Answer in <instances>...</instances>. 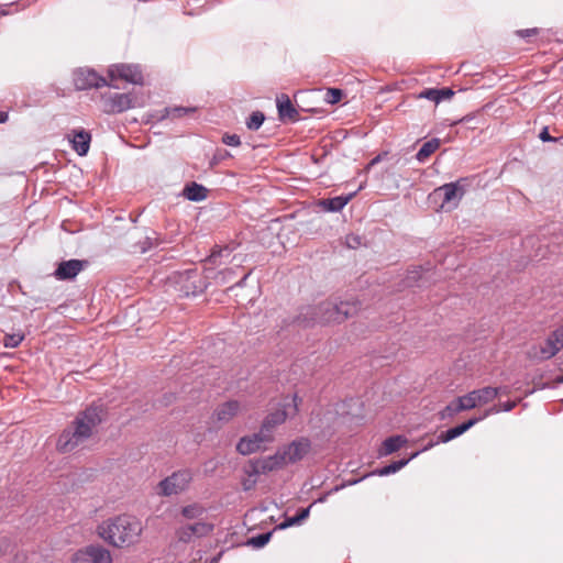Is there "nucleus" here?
I'll return each instance as SVG.
<instances>
[{
	"mask_svg": "<svg viewBox=\"0 0 563 563\" xmlns=\"http://www.w3.org/2000/svg\"><path fill=\"white\" fill-rule=\"evenodd\" d=\"M358 309V301L333 302L327 300L317 306L301 307L299 313L290 322L283 321L282 328H287L290 324L308 328L316 323H340L356 313Z\"/></svg>",
	"mask_w": 563,
	"mask_h": 563,
	"instance_id": "f257e3e1",
	"label": "nucleus"
},
{
	"mask_svg": "<svg viewBox=\"0 0 563 563\" xmlns=\"http://www.w3.org/2000/svg\"><path fill=\"white\" fill-rule=\"evenodd\" d=\"M100 407L90 406L80 411L71 424L59 434L56 448L60 453H69L92 434L93 428L102 421Z\"/></svg>",
	"mask_w": 563,
	"mask_h": 563,
	"instance_id": "f03ea898",
	"label": "nucleus"
},
{
	"mask_svg": "<svg viewBox=\"0 0 563 563\" xmlns=\"http://www.w3.org/2000/svg\"><path fill=\"white\" fill-rule=\"evenodd\" d=\"M143 530L142 522L133 516L120 515L99 526V534L114 547L130 545L137 541Z\"/></svg>",
	"mask_w": 563,
	"mask_h": 563,
	"instance_id": "7ed1b4c3",
	"label": "nucleus"
},
{
	"mask_svg": "<svg viewBox=\"0 0 563 563\" xmlns=\"http://www.w3.org/2000/svg\"><path fill=\"white\" fill-rule=\"evenodd\" d=\"M169 282L184 297L198 296L208 286L206 278L202 277L196 267L174 272L169 277Z\"/></svg>",
	"mask_w": 563,
	"mask_h": 563,
	"instance_id": "20e7f679",
	"label": "nucleus"
},
{
	"mask_svg": "<svg viewBox=\"0 0 563 563\" xmlns=\"http://www.w3.org/2000/svg\"><path fill=\"white\" fill-rule=\"evenodd\" d=\"M563 349V324L552 331L540 345H532L527 355L529 358L543 362L555 356Z\"/></svg>",
	"mask_w": 563,
	"mask_h": 563,
	"instance_id": "39448f33",
	"label": "nucleus"
},
{
	"mask_svg": "<svg viewBox=\"0 0 563 563\" xmlns=\"http://www.w3.org/2000/svg\"><path fill=\"white\" fill-rule=\"evenodd\" d=\"M192 478L194 474L189 468L176 471L158 483V494L165 497L180 494L189 487Z\"/></svg>",
	"mask_w": 563,
	"mask_h": 563,
	"instance_id": "423d86ee",
	"label": "nucleus"
},
{
	"mask_svg": "<svg viewBox=\"0 0 563 563\" xmlns=\"http://www.w3.org/2000/svg\"><path fill=\"white\" fill-rule=\"evenodd\" d=\"M498 411L499 409H497V407H490L489 409L485 410V412L482 416L470 418L468 420L464 421L461 424L450 428L446 431H442L438 435L435 443H448L459 438L460 435L468 431L472 427H474L476 423L486 419L490 415L498 413Z\"/></svg>",
	"mask_w": 563,
	"mask_h": 563,
	"instance_id": "0eeeda50",
	"label": "nucleus"
},
{
	"mask_svg": "<svg viewBox=\"0 0 563 563\" xmlns=\"http://www.w3.org/2000/svg\"><path fill=\"white\" fill-rule=\"evenodd\" d=\"M74 85L77 90H88L109 86L107 79L93 69L79 68L74 73Z\"/></svg>",
	"mask_w": 563,
	"mask_h": 563,
	"instance_id": "6e6552de",
	"label": "nucleus"
},
{
	"mask_svg": "<svg viewBox=\"0 0 563 563\" xmlns=\"http://www.w3.org/2000/svg\"><path fill=\"white\" fill-rule=\"evenodd\" d=\"M464 188L460 185V181H454L435 188L432 196L442 200L441 208H444L445 206L456 207L464 196Z\"/></svg>",
	"mask_w": 563,
	"mask_h": 563,
	"instance_id": "1a4fd4ad",
	"label": "nucleus"
},
{
	"mask_svg": "<svg viewBox=\"0 0 563 563\" xmlns=\"http://www.w3.org/2000/svg\"><path fill=\"white\" fill-rule=\"evenodd\" d=\"M73 563H112V559L103 547L88 545L74 554Z\"/></svg>",
	"mask_w": 563,
	"mask_h": 563,
	"instance_id": "9d476101",
	"label": "nucleus"
},
{
	"mask_svg": "<svg viewBox=\"0 0 563 563\" xmlns=\"http://www.w3.org/2000/svg\"><path fill=\"white\" fill-rule=\"evenodd\" d=\"M500 393L501 388L487 386L479 389H474L466 395L461 396V398L464 405H471L466 408V410H471L478 405L488 404L489 401L494 400Z\"/></svg>",
	"mask_w": 563,
	"mask_h": 563,
	"instance_id": "9b49d317",
	"label": "nucleus"
},
{
	"mask_svg": "<svg viewBox=\"0 0 563 563\" xmlns=\"http://www.w3.org/2000/svg\"><path fill=\"white\" fill-rule=\"evenodd\" d=\"M102 102L103 110L107 113H121L133 108V98L129 93H104Z\"/></svg>",
	"mask_w": 563,
	"mask_h": 563,
	"instance_id": "f8f14e48",
	"label": "nucleus"
},
{
	"mask_svg": "<svg viewBox=\"0 0 563 563\" xmlns=\"http://www.w3.org/2000/svg\"><path fill=\"white\" fill-rule=\"evenodd\" d=\"M311 446L308 438H299L294 440L288 445L279 448L282 455L284 456L285 464L296 463L305 457Z\"/></svg>",
	"mask_w": 563,
	"mask_h": 563,
	"instance_id": "ddd939ff",
	"label": "nucleus"
},
{
	"mask_svg": "<svg viewBox=\"0 0 563 563\" xmlns=\"http://www.w3.org/2000/svg\"><path fill=\"white\" fill-rule=\"evenodd\" d=\"M111 79H123L134 85L143 84V74L139 65L120 64L109 68Z\"/></svg>",
	"mask_w": 563,
	"mask_h": 563,
	"instance_id": "4468645a",
	"label": "nucleus"
},
{
	"mask_svg": "<svg viewBox=\"0 0 563 563\" xmlns=\"http://www.w3.org/2000/svg\"><path fill=\"white\" fill-rule=\"evenodd\" d=\"M214 529L213 523L209 522H196L192 525H186L180 527L176 531V536L179 542L183 543H189L192 541V539L196 538H202L211 533Z\"/></svg>",
	"mask_w": 563,
	"mask_h": 563,
	"instance_id": "2eb2a0df",
	"label": "nucleus"
},
{
	"mask_svg": "<svg viewBox=\"0 0 563 563\" xmlns=\"http://www.w3.org/2000/svg\"><path fill=\"white\" fill-rule=\"evenodd\" d=\"M264 443H269V438L258 431L252 435L242 437L236 443V451L241 455H250L261 451Z\"/></svg>",
	"mask_w": 563,
	"mask_h": 563,
	"instance_id": "dca6fc26",
	"label": "nucleus"
},
{
	"mask_svg": "<svg viewBox=\"0 0 563 563\" xmlns=\"http://www.w3.org/2000/svg\"><path fill=\"white\" fill-rule=\"evenodd\" d=\"M87 265V261L71 258L63 261L58 264L54 272V276L58 280L74 279Z\"/></svg>",
	"mask_w": 563,
	"mask_h": 563,
	"instance_id": "f3484780",
	"label": "nucleus"
},
{
	"mask_svg": "<svg viewBox=\"0 0 563 563\" xmlns=\"http://www.w3.org/2000/svg\"><path fill=\"white\" fill-rule=\"evenodd\" d=\"M67 137L77 155L86 156L88 154L91 142V133L89 131L85 129H74L67 134Z\"/></svg>",
	"mask_w": 563,
	"mask_h": 563,
	"instance_id": "a211bd4d",
	"label": "nucleus"
},
{
	"mask_svg": "<svg viewBox=\"0 0 563 563\" xmlns=\"http://www.w3.org/2000/svg\"><path fill=\"white\" fill-rule=\"evenodd\" d=\"M287 419V412L285 409H277L273 412H269L263 420L262 426L260 428V432L263 435L269 438V442L273 441V432L275 428L285 422Z\"/></svg>",
	"mask_w": 563,
	"mask_h": 563,
	"instance_id": "6ab92c4d",
	"label": "nucleus"
},
{
	"mask_svg": "<svg viewBox=\"0 0 563 563\" xmlns=\"http://www.w3.org/2000/svg\"><path fill=\"white\" fill-rule=\"evenodd\" d=\"M233 249L229 245L223 247L214 246L210 253V255L205 260V269L207 273L213 271V266H218L224 263L223 260H229Z\"/></svg>",
	"mask_w": 563,
	"mask_h": 563,
	"instance_id": "aec40b11",
	"label": "nucleus"
},
{
	"mask_svg": "<svg viewBox=\"0 0 563 563\" xmlns=\"http://www.w3.org/2000/svg\"><path fill=\"white\" fill-rule=\"evenodd\" d=\"M208 188L196 181L187 183L183 188V197L192 202H200L208 198Z\"/></svg>",
	"mask_w": 563,
	"mask_h": 563,
	"instance_id": "412c9836",
	"label": "nucleus"
},
{
	"mask_svg": "<svg viewBox=\"0 0 563 563\" xmlns=\"http://www.w3.org/2000/svg\"><path fill=\"white\" fill-rule=\"evenodd\" d=\"M276 103H277L278 117L282 121H284L286 119H288V120L297 119L298 111L296 110V108L291 103L290 98L287 95L282 93L280 96H278L276 99Z\"/></svg>",
	"mask_w": 563,
	"mask_h": 563,
	"instance_id": "4be33fe9",
	"label": "nucleus"
},
{
	"mask_svg": "<svg viewBox=\"0 0 563 563\" xmlns=\"http://www.w3.org/2000/svg\"><path fill=\"white\" fill-rule=\"evenodd\" d=\"M454 96V91L451 88H427L423 89L418 98L428 99L433 101L435 104L440 103L443 100L451 99Z\"/></svg>",
	"mask_w": 563,
	"mask_h": 563,
	"instance_id": "5701e85b",
	"label": "nucleus"
},
{
	"mask_svg": "<svg viewBox=\"0 0 563 563\" xmlns=\"http://www.w3.org/2000/svg\"><path fill=\"white\" fill-rule=\"evenodd\" d=\"M240 409V404L236 400H229L221 406H219L216 411L214 416L218 421L220 422H228L230 421L234 416H236L238 411Z\"/></svg>",
	"mask_w": 563,
	"mask_h": 563,
	"instance_id": "b1692460",
	"label": "nucleus"
},
{
	"mask_svg": "<svg viewBox=\"0 0 563 563\" xmlns=\"http://www.w3.org/2000/svg\"><path fill=\"white\" fill-rule=\"evenodd\" d=\"M354 195L355 194H350L347 196H336L329 199H322L320 200L319 206L328 212H339L347 205Z\"/></svg>",
	"mask_w": 563,
	"mask_h": 563,
	"instance_id": "393cba45",
	"label": "nucleus"
},
{
	"mask_svg": "<svg viewBox=\"0 0 563 563\" xmlns=\"http://www.w3.org/2000/svg\"><path fill=\"white\" fill-rule=\"evenodd\" d=\"M258 461L261 464L262 472L264 474L279 470L284 465H286L284 462V456L282 455V452L279 451V449L276 451L275 454L265 456V457H261V459H258Z\"/></svg>",
	"mask_w": 563,
	"mask_h": 563,
	"instance_id": "a878e982",
	"label": "nucleus"
},
{
	"mask_svg": "<svg viewBox=\"0 0 563 563\" xmlns=\"http://www.w3.org/2000/svg\"><path fill=\"white\" fill-rule=\"evenodd\" d=\"M419 455V452L411 453L408 457L400 459L398 461H394L374 472V474H377L379 476H387L390 474H394L398 471H400L402 467H405L411 460L417 457Z\"/></svg>",
	"mask_w": 563,
	"mask_h": 563,
	"instance_id": "bb28decb",
	"label": "nucleus"
},
{
	"mask_svg": "<svg viewBox=\"0 0 563 563\" xmlns=\"http://www.w3.org/2000/svg\"><path fill=\"white\" fill-rule=\"evenodd\" d=\"M407 442L404 435H393L384 440L382 449L379 450L380 456L389 455L401 449Z\"/></svg>",
	"mask_w": 563,
	"mask_h": 563,
	"instance_id": "cd10ccee",
	"label": "nucleus"
},
{
	"mask_svg": "<svg viewBox=\"0 0 563 563\" xmlns=\"http://www.w3.org/2000/svg\"><path fill=\"white\" fill-rule=\"evenodd\" d=\"M196 111V108L192 107H166L163 110L158 111L157 120L163 121L167 118H183L187 114H190Z\"/></svg>",
	"mask_w": 563,
	"mask_h": 563,
	"instance_id": "c85d7f7f",
	"label": "nucleus"
},
{
	"mask_svg": "<svg viewBox=\"0 0 563 563\" xmlns=\"http://www.w3.org/2000/svg\"><path fill=\"white\" fill-rule=\"evenodd\" d=\"M441 140L433 137L422 144L416 154V159L419 163H426L428 158L440 147Z\"/></svg>",
	"mask_w": 563,
	"mask_h": 563,
	"instance_id": "c756f323",
	"label": "nucleus"
},
{
	"mask_svg": "<svg viewBox=\"0 0 563 563\" xmlns=\"http://www.w3.org/2000/svg\"><path fill=\"white\" fill-rule=\"evenodd\" d=\"M313 504L309 505L306 508H301L295 516L285 518L279 525L276 526L275 529L284 530L292 526L300 525L303 520H306L310 515V509Z\"/></svg>",
	"mask_w": 563,
	"mask_h": 563,
	"instance_id": "7c9ffc66",
	"label": "nucleus"
},
{
	"mask_svg": "<svg viewBox=\"0 0 563 563\" xmlns=\"http://www.w3.org/2000/svg\"><path fill=\"white\" fill-rule=\"evenodd\" d=\"M470 405H464L461 396L457 397L454 401L450 402L449 405H446L440 412H439V416H440V419L442 420H445V419H452L455 415H457L459 412L461 411H464L466 410V408L468 407Z\"/></svg>",
	"mask_w": 563,
	"mask_h": 563,
	"instance_id": "2f4dec72",
	"label": "nucleus"
},
{
	"mask_svg": "<svg viewBox=\"0 0 563 563\" xmlns=\"http://www.w3.org/2000/svg\"><path fill=\"white\" fill-rule=\"evenodd\" d=\"M427 273L421 266L408 269L404 279L406 287H421L423 286V276Z\"/></svg>",
	"mask_w": 563,
	"mask_h": 563,
	"instance_id": "473e14b6",
	"label": "nucleus"
},
{
	"mask_svg": "<svg viewBox=\"0 0 563 563\" xmlns=\"http://www.w3.org/2000/svg\"><path fill=\"white\" fill-rule=\"evenodd\" d=\"M154 236L146 235L143 240L137 241L133 245V252L144 254L152 250L154 246L158 245V239L156 236V232H153Z\"/></svg>",
	"mask_w": 563,
	"mask_h": 563,
	"instance_id": "72a5a7b5",
	"label": "nucleus"
},
{
	"mask_svg": "<svg viewBox=\"0 0 563 563\" xmlns=\"http://www.w3.org/2000/svg\"><path fill=\"white\" fill-rule=\"evenodd\" d=\"M205 511H206L205 507H202L201 505H199L197 503H194L191 505H187V506L183 507L181 515L186 519L191 520V519H197V518L201 517Z\"/></svg>",
	"mask_w": 563,
	"mask_h": 563,
	"instance_id": "f704fd0d",
	"label": "nucleus"
},
{
	"mask_svg": "<svg viewBox=\"0 0 563 563\" xmlns=\"http://www.w3.org/2000/svg\"><path fill=\"white\" fill-rule=\"evenodd\" d=\"M211 273L212 272L208 273L206 278H210L211 277V275H210ZM234 275H235L234 268H224L222 271L217 272L212 276V278L216 280L217 284L224 285L228 282H230L233 278Z\"/></svg>",
	"mask_w": 563,
	"mask_h": 563,
	"instance_id": "c9c22d12",
	"label": "nucleus"
},
{
	"mask_svg": "<svg viewBox=\"0 0 563 563\" xmlns=\"http://www.w3.org/2000/svg\"><path fill=\"white\" fill-rule=\"evenodd\" d=\"M265 121V115L261 111H254L246 120V126L251 131H257Z\"/></svg>",
	"mask_w": 563,
	"mask_h": 563,
	"instance_id": "e433bc0d",
	"label": "nucleus"
},
{
	"mask_svg": "<svg viewBox=\"0 0 563 563\" xmlns=\"http://www.w3.org/2000/svg\"><path fill=\"white\" fill-rule=\"evenodd\" d=\"M272 536H273V531L260 533L257 536L250 538L247 540V544L252 545L253 548L261 549L269 542Z\"/></svg>",
	"mask_w": 563,
	"mask_h": 563,
	"instance_id": "4c0bfd02",
	"label": "nucleus"
},
{
	"mask_svg": "<svg viewBox=\"0 0 563 563\" xmlns=\"http://www.w3.org/2000/svg\"><path fill=\"white\" fill-rule=\"evenodd\" d=\"M244 473L247 477H253L257 479V476L264 474L261 468V464L258 459H252L249 461L247 465L244 467Z\"/></svg>",
	"mask_w": 563,
	"mask_h": 563,
	"instance_id": "58836bf2",
	"label": "nucleus"
},
{
	"mask_svg": "<svg viewBox=\"0 0 563 563\" xmlns=\"http://www.w3.org/2000/svg\"><path fill=\"white\" fill-rule=\"evenodd\" d=\"M23 340L24 334L22 333H7L3 338V345L8 349H15Z\"/></svg>",
	"mask_w": 563,
	"mask_h": 563,
	"instance_id": "ea45409f",
	"label": "nucleus"
},
{
	"mask_svg": "<svg viewBox=\"0 0 563 563\" xmlns=\"http://www.w3.org/2000/svg\"><path fill=\"white\" fill-rule=\"evenodd\" d=\"M345 244L349 249H357L362 245V238L356 234H347L345 238Z\"/></svg>",
	"mask_w": 563,
	"mask_h": 563,
	"instance_id": "a19ab883",
	"label": "nucleus"
},
{
	"mask_svg": "<svg viewBox=\"0 0 563 563\" xmlns=\"http://www.w3.org/2000/svg\"><path fill=\"white\" fill-rule=\"evenodd\" d=\"M327 96L330 103H336L342 99L343 92L338 88H329Z\"/></svg>",
	"mask_w": 563,
	"mask_h": 563,
	"instance_id": "79ce46f5",
	"label": "nucleus"
},
{
	"mask_svg": "<svg viewBox=\"0 0 563 563\" xmlns=\"http://www.w3.org/2000/svg\"><path fill=\"white\" fill-rule=\"evenodd\" d=\"M222 142L228 146H239L241 144V139L238 134H224Z\"/></svg>",
	"mask_w": 563,
	"mask_h": 563,
	"instance_id": "37998d69",
	"label": "nucleus"
},
{
	"mask_svg": "<svg viewBox=\"0 0 563 563\" xmlns=\"http://www.w3.org/2000/svg\"><path fill=\"white\" fill-rule=\"evenodd\" d=\"M539 137L542 142H558V137H554V136H551L550 133H549V130L547 126H544L540 134H539Z\"/></svg>",
	"mask_w": 563,
	"mask_h": 563,
	"instance_id": "c03bdc74",
	"label": "nucleus"
},
{
	"mask_svg": "<svg viewBox=\"0 0 563 563\" xmlns=\"http://www.w3.org/2000/svg\"><path fill=\"white\" fill-rule=\"evenodd\" d=\"M517 406V401L515 400H508V401H505L499 406H497V409H499L498 412L500 411H505V412H509L511 411L515 407ZM496 407V405L494 406Z\"/></svg>",
	"mask_w": 563,
	"mask_h": 563,
	"instance_id": "a18cd8bd",
	"label": "nucleus"
},
{
	"mask_svg": "<svg viewBox=\"0 0 563 563\" xmlns=\"http://www.w3.org/2000/svg\"><path fill=\"white\" fill-rule=\"evenodd\" d=\"M257 483L256 478L247 477L242 482L243 490L249 492L255 487Z\"/></svg>",
	"mask_w": 563,
	"mask_h": 563,
	"instance_id": "49530a36",
	"label": "nucleus"
},
{
	"mask_svg": "<svg viewBox=\"0 0 563 563\" xmlns=\"http://www.w3.org/2000/svg\"><path fill=\"white\" fill-rule=\"evenodd\" d=\"M538 33V29L533 27V29H523V30H519L517 31V34L522 37V38H526V37H530L532 35H536Z\"/></svg>",
	"mask_w": 563,
	"mask_h": 563,
	"instance_id": "de8ad7c7",
	"label": "nucleus"
},
{
	"mask_svg": "<svg viewBox=\"0 0 563 563\" xmlns=\"http://www.w3.org/2000/svg\"><path fill=\"white\" fill-rule=\"evenodd\" d=\"M252 271L247 272L239 282H236L233 286L229 287L228 290H232L234 287H244Z\"/></svg>",
	"mask_w": 563,
	"mask_h": 563,
	"instance_id": "09e8293b",
	"label": "nucleus"
},
{
	"mask_svg": "<svg viewBox=\"0 0 563 563\" xmlns=\"http://www.w3.org/2000/svg\"><path fill=\"white\" fill-rule=\"evenodd\" d=\"M232 157L231 153L227 150L219 151L218 154L214 155V161H222L225 158Z\"/></svg>",
	"mask_w": 563,
	"mask_h": 563,
	"instance_id": "8fccbe9b",
	"label": "nucleus"
},
{
	"mask_svg": "<svg viewBox=\"0 0 563 563\" xmlns=\"http://www.w3.org/2000/svg\"><path fill=\"white\" fill-rule=\"evenodd\" d=\"M438 443H435V441H431L429 442L427 445H424L420 451H418L419 453L420 452H424V451H428L430 450L431 448H433L434 445H437Z\"/></svg>",
	"mask_w": 563,
	"mask_h": 563,
	"instance_id": "3c124183",
	"label": "nucleus"
},
{
	"mask_svg": "<svg viewBox=\"0 0 563 563\" xmlns=\"http://www.w3.org/2000/svg\"><path fill=\"white\" fill-rule=\"evenodd\" d=\"M222 553L217 554L216 556L211 558L210 560H207L208 563H218L221 559Z\"/></svg>",
	"mask_w": 563,
	"mask_h": 563,
	"instance_id": "603ef678",
	"label": "nucleus"
},
{
	"mask_svg": "<svg viewBox=\"0 0 563 563\" xmlns=\"http://www.w3.org/2000/svg\"><path fill=\"white\" fill-rule=\"evenodd\" d=\"M298 401H301V399H299L298 396L295 394L294 395V411L295 412L298 411Z\"/></svg>",
	"mask_w": 563,
	"mask_h": 563,
	"instance_id": "864d4df0",
	"label": "nucleus"
},
{
	"mask_svg": "<svg viewBox=\"0 0 563 563\" xmlns=\"http://www.w3.org/2000/svg\"><path fill=\"white\" fill-rule=\"evenodd\" d=\"M8 120V113L0 111V123H4Z\"/></svg>",
	"mask_w": 563,
	"mask_h": 563,
	"instance_id": "5fc2aeb1",
	"label": "nucleus"
},
{
	"mask_svg": "<svg viewBox=\"0 0 563 563\" xmlns=\"http://www.w3.org/2000/svg\"><path fill=\"white\" fill-rule=\"evenodd\" d=\"M331 494V492L324 494L323 496L319 497L316 503H324L327 500V497Z\"/></svg>",
	"mask_w": 563,
	"mask_h": 563,
	"instance_id": "6e6d98bb",
	"label": "nucleus"
},
{
	"mask_svg": "<svg viewBox=\"0 0 563 563\" xmlns=\"http://www.w3.org/2000/svg\"><path fill=\"white\" fill-rule=\"evenodd\" d=\"M7 7H8V4L0 5V15L8 14V10L5 9Z\"/></svg>",
	"mask_w": 563,
	"mask_h": 563,
	"instance_id": "4d7b16f0",
	"label": "nucleus"
},
{
	"mask_svg": "<svg viewBox=\"0 0 563 563\" xmlns=\"http://www.w3.org/2000/svg\"><path fill=\"white\" fill-rule=\"evenodd\" d=\"M379 159H380V157H379V156L374 157V158L369 162L368 166L371 167V166H373V165L377 164V163L379 162Z\"/></svg>",
	"mask_w": 563,
	"mask_h": 563,
	"instance_id": "13d9d810",
	"label": "nucleus"
},
{
	"mask_svg": "<svg viewBox=\"0 0 563 563\" xmlns=\"http://www.w3.org/2000/svg\"><path fill=\"white\" fill-rule=\"evenodd\" d=\"M465 121H467V117L462 118L461 120L454 122L453 124H456V123H460V122H465Z\"/></svg>",
	"mask_w": 563,
	"mask_h": 563,
	"instance_id": "bf43d9fd",
	"label": "nucleus"
},
{
	"mask_svg": "<svg viewBox=\"0 0 563 563\" xmlns=\"http://www.w3.org/2000/svg\"><path fill=\"white\" fill-rule=\"evenodd\" d=\"M339 490V487H334L331 492H338Z\"/></svg>",
	"mask_w": 563,
	"mask_h": 563,
	"instance_id": "052dcab7",
	"label": "nucleus"
}]
</instances>
